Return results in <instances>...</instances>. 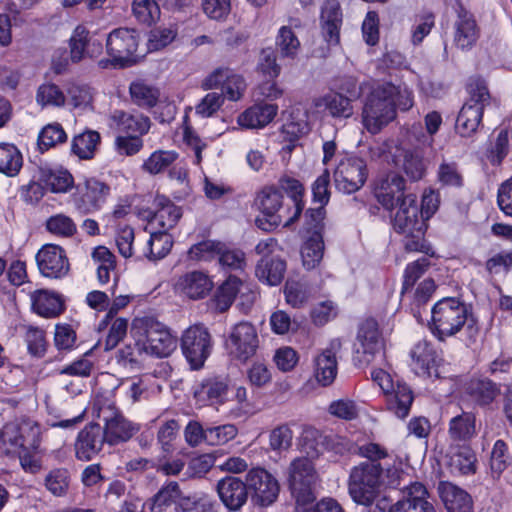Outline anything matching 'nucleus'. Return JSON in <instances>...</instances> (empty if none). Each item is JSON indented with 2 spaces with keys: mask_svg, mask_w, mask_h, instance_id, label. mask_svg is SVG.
Listing matches in <instances>:
<instances>
[{
  "mask_svg": "<svg viewBox=\"0 0 512 512\" xmlns=\"http://www.w3.org/2000/svg\"><path fill=\"white\" fill-rule=\"evenodd\" d=\"M132 10L138 21L151 25L160 16L159 4L155 0H134Z\"/></svg>",
  "mask_w": 512,
  "mask_h": 512,
  "instance_id": "58",
  "label": "nucleus"
},
{
  "mask_svg": "<svg viewBox=\"0 0 512 512\" xmlns=\"http://www.w3.org/2000/svg\"><path fill=\"white\" fill-rule=\"evenodd\" d=\"M384 468L380 463L361 462L351 469L348 492L352 500L363 506H371L383 487Z\"/></svg>",
  "mask_w": 512,
  "mask_h": 512,
  "instance_id": "6",
  "label": "nucleus"
},
{
  "mask_svg": "<svg viewBox=\"0 0 512 512\" xmlns=\"http://www.w3.org/2000/svg\"><path fill=\"white\" fill-rule=\"evenodd\" d=\"M66 139L67 135L60 124H48L39 133L38 146L41 151H45L57 144L65 142Z\"/></svg>",
  "mask_w": 512,
  "mask_h": 512,
  "instance_id": "55",
  "label": "nucleus"
},
{
  "mask_svg": "<svg viewBox=\"0 0 512 512\" xmlns=\"http://www.w3.org/2000/svg\"><path fill=\"white\" fill-rule=\"evenodd\" d=\"M131 335L139 337L149 356L156 358L170 356L177 347V340L170 330L151 316L135 318L131 326Z\"/></svg>",
  "mask_w": 512,
  "mask_h": 512,
  "instance_id": "5",
  "label": "nucleus"
},
{
  "mask_svg": "<svg viewBox=\"0 0 512 512\" xmlns=\"http://www.w3.org/2000/svg\"><path fill=\"white\" fill-rule=\"evenodd\" d=\"M36 263L40 273L48 278H61L69 271V261L62 247L45 244L37 252Z\"/></svg>",
  "mask_w": 512,
  "mask_h": 512,
  "instance_id": "18",
  "label": "nucleus"
},
{
  "mask_svg": "<svg viewBox=\"0 0 512 512\" xmlns=\"http://www.w3.org/2000/svg\"><path fill=\"white\" fill-rule=\"evenodd\" d=\"M278 185L289 197L288 204H290L292 211V218H289V220L296 221L304 208V187L299 180L289 176L281 177L278 181Z\"/></svg>",
  "mask_w": 512,
  "mask_h": 512,
  "instance_id": "39",
  "label": "nucleus"
},
{
  "mask_svg": "<svg viewBox=\"0 0 512 512\" xmlns=\"http://www.w3.org/2000/svg\"><path fill=\"white\" fill-rule=\"evenodd\" d=\"M35 99L42 108L49 106L62 107L66 101V97L59 86L49 82L38 87Z\"/></svg>",
  "mask_w": 512,
  "mask_h": 512,
  "instance_id": "51",
  "label": "nucleus"
},
{
  "mask_svg": "<svg viewBox=\"0 0 512 512\" xmlns=\"http://www.w3.org/2000/svg\"><path fill=\"white\" fill-rule=\"evenodd\" d=\"M216 491L223 505L230 511L240 510L249 496L246 481L234 476L220 479L217 482Z\"/></svg>",
  "mask_w": 512,
  "mask_h": 512,
  "instance_id": "21",
  "label": "nucleus"
},
{
  "mask_svg": "<svg viewBox=\"0 0 512 512\" xmlns=\"http://www.w3.org/2000/svg\"><path fill=\"white\" fill-rule=\"evenodd\" d=\"M429 266L430 261L426 257H421L406 266L403 275L402 295L413 288L416 281L426 272Z\"/></svg>",
  "mask_w": 512,
  "mask_h": 512,
  "instance_id": "61",
  "label": "nucleus"
},
{
  "mask_svg": "<svg viewBox=\"0 0 512 512\" xmlns=\"http://www.w3.org/2000/svg\"><path fill=\"white\" fill-rule=\"evenodd\" d=\"M69 482V472L64 468L53 469L45 477L46 488L55 496L66 494Z\"/></svg>",
  "mask_w": 512,
  "mask_h": 512,
  "instance_id": "60",
  "label": "nucleus"
},
{
  "mask_svg": "<svg viewBox=\"0 0 512 512\" xmlns=\"http://www.w3.org/2000/svg\"><path fill=\"white\" fill-rule=\"evenodd\" d=\"M242 286V281L236 276H229L217 289L213 302L219 312L227 311L234 302Z\"/></svg>",
  "mask_w": 512,
  "mask_h": 512,
  "instance_id": "43",
  "label": "nucleus"
},
{
  "mask_svg": "<svg viewBox=\"0 0 512 512\" xmlns=\"http://www.w3.org/2000/svg\"><path fill=\"white\" fill-rule=\"evenodd\" d=\"M255 206L263 214V218L256 219L262 230L270 231L281 224L287 227L295 222L289 220L292 218L290 204L283 203V195L274 186H266L257 193Z\"/></svg>",
  "mask_w": 512,
  "mask_h": 512,
  "instance_id": "7",
  "label": "nucleus"
},
{
  "mask_svg": "<svg viewBox=\"0 0 512 512\" xmlns=\"http://www.w3.org/2000/svg\"><path fill=\"white\" fill-rule=\"evenodd\" d=\"M256 328L249 322L235 324L225 340V349L231 359L246 362L258 349Z\"/></svg>",
  "mask_w": 512,
  "mask_h": 512,
  "instance_id": "11",
  "label": "nucleus"
},
{
  "mask_svg": "<svg viewBox=\"0 0 512 512\" xmlns=\"http://www.w3.org/2000/svg\"><path fill=\"white\" fill-rule=\"evenodd\" d=\"M384 347L383 337L376 320L366 319L358 328L352 361L356 367L370 364Z\"/></svg>",
  "mask_w": 512,
  "mask_h": 512,
  "instance_id": "10",
  "label": "nucleus"
},
{
  "mask_svg": "<svg viewBox=\"0 0 512 512\" xmlns=\"http://www.w3.org/2000/svg\"><path fill=\"white\" fill-rule=\"evenodd\" d=\"M278 105L266 102L256 103L238 116V124L248 129L263 128L276 117Z\"/></svg>",
  "mask_w": 512,
  "mask_h": 512,
  "instance_id": "29",
  "label": "nucleus"
},
{
  "mask_svg": "<svg viewBox=\"0 0 512 512\" xmlns=\"http://www.w3.org/2000/svg\"><path fill=\"white\" fill-rule=\"evenodd\" d=\"M175 291L192 300L205 298L213 288V282L203 271H190L179 276L174 284Z\"/></svg>",
  "mask_w": 512,
  "mask_h": 512,
  "instance_id": "23",
  "label": "nucleus"
},
{
  "mask_svg": "<svg viewBox=\"0 0 512 512\" xmlns=\"http://www.w3.org/2000/svg\"><path fill=\"white\" fill-rule=\"evenodd\" d=\"M154 212H149V222L163 232L172 229L182 216L181 208L164 195H156L153 201Z\"/></svg>",
  "mask_w": 512,
  "mask_h": 512,
  "instance_id": "25",
  "label": "nucleus"
},
{
  "mask_svg": "<svg viewBox=\"0 0 512 512\" xmlns=\"http://www.w3.org/2000/svg\"><path fill=\"white\" fill-rule=\"evenodd\" d=\"M238 429L234 424H224L206 428V443L209 445H223L234 439Z\"/></svg>",
  "mask_w": 512,
  "mask_h": 512,
  "instance_id": "63",
  "label": "nucleus"
},
{
  "mask_svg": "<svg viewBox=\"0 0 512 512\" xmlns=\"http://www.w3.org/2000/svg\"><path fill=\"white\" fill-rule=\"evenodd\" d=\"M227 392L225 382L217 379H208L201 383L200 387L195 390L194 395L198 401L204 403L221 402Z\"/></svg>",
  "mask_w": 512,
  "mask_h": 512,
  "instance_id": "47",
  "label": "nucleus"
},
{
  "mask_svg": "<svg viewBox=\"0 0 512 512\" xmlns=\"http://www.w3.org/2000/svg\"><path fill=\"white\" fill-rule=\"evenodd\" d=\"M321 434L313 427H306L300 437L301 450L307 455L305 458L312 459L317 458L320 453Z\"/></svg>",
  "mask_w": 512,
  "mask_h": 512,
  "instance_id": "62",
  "label": "nucleus"
},
{
  "mask_svg": "<svg viewBox=\"0 0 512 512\" xmlns=\"http://www.w3.org/2000/svg\"><path fill=\"white\" fill-rule=\"evenodd\" d=\"M467 391L472 401L479 406L491 404L500 394L498 385L489 379L472 380Z\"/></svg>",
  "mask_w": 512,
  "mask_h": 512,
  "instance_id": "41",
  "label": "nucleus"
},
{
  "mask_svg": "<svg viewBox=\"0 0 512 512\" xmlns=\"http://www.w3.org/2000/svg\"><path fill=\"white\" fill-rule=\"evenodd\" d=\"M401 493L402 498L389 506V512H437L422 483H410L402 488Z\"/></svg>",
  "mask_w": 512,
  "mask_h": 512,
  "instance_id": "17",
  "label": "nucleus"
},
{
  "mask_svg": "<svg viewBox=\"0 0 512 512\" xmlns=\"http://www.w3.org/2000/svg\"><path fill=\"white\" fill-rule=\"evenodd\" d=\"M509 459L508 445L501 439L497 440L490 456V468L494 477H499L507 469Z\"/></svg>",
  "mask_w": 512,
  "mask_h": 512,
  "instance_id": "57",
  "label": "nucleus"
},
{
  "mask_svg": "<svg viewBox=\"0 0 512 512\" xmlns=\"http://www.w3.org/2000/svg\"><path fill=\"white\" fill-rule=\"evenodd\" d=\"M248 493L257 505L268 506L278 497L279 484L267 470L256 467L248 471L245 477Z\"/></svg>",
  "mask_w": 512,
  "mask_h": 512,
  "instance_id": "15",
  "label": "nucleus"
},
{
  "mask_svg": "<svg viewBox=\"0 0 512 512\" xmlns=\"http://www.w3.org/2000/svg\"><path fill=\"white\" fill-rule=\"evenodd\" d=\"M134 344L125 345L117 351V363L125 369L139 370L149 356L144 345L140 343L139 337H133Z\"/></svg>",
  "mask_w": 512,
  "mask_h": 512,
  "instance_id": "36",
  "label": "nucleus"
},
{
  "mask_svg": "<svg viewBox=\"0 0 512 512\" xmlns=\"http://www.w3.org/2000/svg\"><path fill=\"white\" fill-rule=\"evenodd\" d=\"M324 255V240L321 232L314 231L301 247L303 266L307 270L317 267Z\"/></svg>",
  "mask_w": 512,
  "mask_h": 512,
  "instance_id": "40",
  "label": "nucleus"
},
{
  "mask_svg": "<svg viewBox=\"0 0 512 512\" xmlns=\"http://www.w3.org/2000/svg\"><path fill=\"white\" fill-rule=\"evenodd\" d=\"M395 208H397V211L393 217L392 225L397 233L405 235V249L410 252H422L433 256L434 252L431 251L430 246L424 240L426 224L417 205V196L413 193H407L402 203Z\"/></svg>",
  "mask_w": 512,
  "mask_h": 512,
  "instance_id": "2",
  "label": "nucleus"
},
{
  "mask_svg": "<svg viewBox=\"0 0 512 512\" xmlns=\"http://www.w3.org/2000/svg\"><path fill=\"white\" fill-rule=\"evenodd\" d=\"M181 496L179 484L171 481L164 485L151 500V511L162 512L166 507L172 505Z\"/></svg>",
  "mask_w": 512,
  "mask_h": 512,
  "instance_id": "52",
  "label": "nucleus"
},
{
  "mask_svg": "<svg viewBox=\"0 0 512 512\" xmlns=\"http://www.w3.org/2000/svg\"><path fill=\"white\" fill-rule=\"evenodd\" d=\"M139 37L135 30L117 28L110 32L106 40V49L113 61L121 66H126L134 61V53L137 51Z\"/></svg>",
  "mask_w": 512,
  "mask_h": 512,
  "instance_id": "14",
  "label": "nucleus"
},
{
  "mask_svg": "<svg viewBox=\"0 0 512 512\" xmlns=\"http://www.w3.org/2000/svg\"><path fill=\"white\" fill-rule=\"evenodd\" d=\"M45 227L49 233L64 238L72 237L77 231L73 219L62 213L50 216Z\"/></svg>",
  "mask_w": 512,
  "mask_h": 512,
  "instance_id": "54",
  "label": "nucleus"
},
{
  "mask_svg": "<svg viewBox=\"0 0 512 512\" xmlns=\"http://www.w3.org/2000/svg\"><path fill=\"white\" fill-rule=\"evenodd\" d=\"M289 487L298 503L306 504L314 500L313 486L316 472L312 461L308 458L294 459L288 469Z\"/></svg>",
  "mask_w": 512,
  "mask_h": 512,
  "instance_id": "12",
  "label": "nucleus"
},
{
  "mask_svg": "<svg viewBox=\"0 0 512 512\" xmlns=\"http://www.w3.org/2000/svg\"><path fill=\"white\" fill-rule=\"evenodd\" d=\"M220 242L214 240H203L194 244L188 250V258L193 261H209L218 256L221 252Z\"/></svg>",
  "mask_w": 512,
  "mask_h": 512,
  "instance_id": "56",
  "label": "nucleus"
},
{
  "mask_svg": "<svg viewBox=\"0 0 512 512\" xmlns=\"http://www.w3.org/2000/svg\"><path fill=\"white\" fill-rule=\"evenodd\" d=\"M109 125L126 135L143 136L148 133L151 122L149 117L141 113H128L114 110L109 115Z\"/></svg>",
  "mask_w": 512,
  "mask_h": 512,
  "instance_id": "26",
  "label": "nucleus"
},
{
  "mask_svg": "<svg viewBox=\"0 0 512 512\" xmlns=\"http://www.w3.org/2000/svg\"><path fill=\"white\" fill-rule=\"evenodd\" d=\"M172 246L173 240L171 235L167 232L158 231L150 235L142 250V254L149 260H160L170 252Z\"/></svg>",
  "mask_w": 512,
  "mask_h": 512,
  "instance_id": "42",
  "label": "nucleus"
},
{
  "mask_svg": "<svg viewBox=\"0 0 512 512\" xmlns=\"http://www.w3.org/2000/svg\"><path fill=\"white\" fill-rule=\"evenodd\" d=\"M414 370L418 375L432 376L437 375V366L441 358L437 354L433 345L426 340L416 343L411 350Z\"/></svg>",
  "mask_w": 512,
  "mask_h": 512,
  "instance_id": "30",
  "label": "nucleus"
},
{
  "mask_svg": "<svg viewBox=\"0 0 512 512\" xmlns=\"http://www.w3.org/2000/svg\"><path fill=\"white\" fill-rule=\"evenodd\" d=\"M129 92L132 101L139 107L150 109L156 106L160 91L158 88L143 81H135L130 84Z\"/></svg>",
  "mask_w": 512,
  "mask_h": 512,
  "instance_id": "44",
  "label": "nucleus"
},
{
  "mask_svg": "<svg viewBox=\"0 0 512 512\" xmlns=\"http://www.w3.org/2000/svg\"><path fill=\"white\" fill-rule=\"evenodd\" d=\"M339 340L331 342V347L325 349L315 358V377L323 386L330 385L337 375V360L335 349L339 348Z\"/></svg>",
  "mask_w": 512,
  "mask_h": 512,
  "instance_id": "33",
  "label": "nucleus"
},
{
  "mask_svg": "<svg viewBox=\"0 0 512 512\" xmlns=\"http://www.w3.org/2000/svg\"><path fill=\"white\" fill-rule=\"evenodd\" d=\"M276 45L282 57L293 58L299 50L300 42L290 27L283 26L279 30Z\"/></svg>",
  "mask_w": 512,
  "mask_h": 512,
  "instance_id": "59",
  "label": "nucleus"
},
{
  "mask_svg": "<svg viewBox=\"0 0 512 512\" xmlns=\"http://www.w3.org/2000/svg\"><path fill=\"white\" fill-rule=\"evenodd\" d=\"M23 164L22 154L18 148L9 143L0 144V172L7 176L19 173Z\"/></svg>",
  "mask_w": 512,
  "mask_h": 512,
  "instance_id": "45",
  "label": "nucleus"
},
{
  "mask_svg": "<svg viewBox=\"0 0 512 512\" xmlns=\"http://www.w3.org/2000/svg\"><path fill=\"white\" fill-rule=\"evenodd\" d=\"M40 428L30 419H24L19 423H10L4 427V441L20 449H37L39 445Z\"/></svg>",
  "mask_w": 512,
  "mask_h": 512,
  "instance_id": "22",
  "label": "nucleus"
},
{
  "mask_svg": "<svg viewBox=\"0 0 512 512\" xmlns=\"http://www.w3.org/2000/svg\"><path fill=\"white\" fill-rule=\"evenodd\" d=\"M110 186L96 179H86L83 185L77 186L74 197L76 208L84 214L98 211L110 195Z\"/></svg>",
  "mask_w": 512,
  "mask_h": 512,
  "instance_id": "16",
  "label": "nucleus"
},
{
  "mask_svg": "<svg viewBox=\"0 0 512 512\" xmlns=\"http://www.w3.org/2000/svg\"><path fill=\"white\" fill-rule=\"evenodd\" d=\"M475 434V417L470 413H463L450 420L449 435L453 440L466 441Z\"/></svg>",
  "mask_w": 512,
  "mask_h": 512,
  "instance_id": "48",
  "label": "nucleus"
},
{
  "mask_svg": "<svg viewBox=\"0 0 512 512\" xmlns=\"http://www.w3.org/2000/svg\"><path fill=\"white\" fill-rule=\"evenodd\" d=\"M32 309L45 318H55L65 309L61 296L48 290H37L31 295Z\"/></svg>",
  "mask_w": 512,
  "mask_h": 512,
  "instance_id": "34",
  "label": "nucleus"
},
{
  "mask_svg": "<svg viewBox=\"0 0 512 512\" xmlns=\"http://www.w3.org/2000/svg\"><path fill=\"white\" fill-rule=\"evenodd\" d=\"M386 406L398 418H405L410 412L413 403V392L405 383L397 382L389 391L384 393Z\"/></svg>",
  "mask_w": 512,
  "mask_h": 512,
  "instance_id": "32",
  "label": "nucleus"
},
{
  "mask_svg": "<svg viewBox=\"0 0 512 512\" xmlns=\"http://www.w3.org/2000/svg\"><path fill=\"white\" fill-rule=\"evenodd\" d=\"M98 417L104 422L102 431L109 445L125 443L140 430V425L127 419L113 403L100 406Z\"/></svg>",
  "mask_w": 512,
  "mask_h": 512,
  "instance_id": "9",
  "label": "nucleus"
},
{
  "mask_svg": "<svg viewBox=\"0 0 512 512\" xmlns=\"http://www.w3.org/2000/svg\"><path fill=\"white\" fill-rule=\"evenodd\" d=\"M374 193L378 202L385 209L391 210L400 205L407 195L405 179L395 172H390L378 180Z\"/></svg>",
  "mask_w": 512,
  "mask_h": 512,
  "instance_id": "20",
  "label": "nucleus"
},
{
  "mask_svg": "<svg viewBox=\"0 0 512 512\" xmlns=\"http://www.w3.org/2000/svg\"><path fill=\"white\" fill-rule=\"evenodd\" d=\"M92 259L97 266V278L100 284L110 280V272L116 267L115 255L105 246H98L92 252Z\"/></svg>",
  "mask_w": 512,
  "mask_h": 512,
  "instance_id": "46",
  "label": "nucleus"
},
{
  "mask_svg": "<svg viewBox=\"0 0 512 512\" xmlns=\"http://www.w3.org/2000/svg\"><path fill=\"white\" fill-rule=\"evenodd\" d=\"M455 26L454 41L456 45L461 49L472 47L479 37V31L473 16L466 11L459 13Z\"/></svg>",
  "mask_w": 512,
  "mask_h": 512,
  "instance_id": "38",
  "label": "nucleus"
},
{
  "mask_svg": "<svg viewBox=\"0 0 512 512\" xmlns=\"http://www.w3.org/2000/svg\"><path fill=\"white\" fill-rule=\"evenodd\" d=\"M393 162L396 167L403 170L411 181H419L425 175L426 164L423 159V151L419 146H397L393 153Z\"/></svg>",
  "mask_w": 512,
  "mask_h": 512,
  "instance_id": "19",
  "label": "nucleus"
},
{
  "mask_svg": "<svg viewBox=\"0 0 512 512\" xmlns=\"http://www.w3.org/2000/svg\"><path fill=\"white\" fill-rule=\"evenodd\" d=\"M396 85L386 82L374 87L362 108V123L371 134H377L396 118Z\"/></svg>",
  "mask_w": 512,
  "mask_h": 512,
  "instance_id": "3",
  "label": "nucleus"
},
{
  "mask_svg": "<svg viewBox=\"0 0 512 512\" xmlns=\"http://www.w3.org/2000/svg\"><path fill=\"white\" fill-rule=\"evenodd\" d=\"M104 442L106 437L99 424L86 425L75 442L76 457L82 461H90L101 451Z\"/></svg>",
  "mask_w": 512,
  "mask_h": 512,
  "instance_id": "24",
  "label": "nucleus"
},
{
  "mask_svg": "<svg viewBox=\"0 0 512 512\" xmlns=\"http://www.w3.org/2000/svg\"><path fill=\"white\" fill-rule=\"evenodd\" d=\"M313 103L317 109L335 119H348L354 113L351 98H345L341 93L334 91L315 98Z\"/></svg>",
  "mask_w": 512,
  "mask_h": 512,
  "instance_id": "31",
  "label": "nucleus"
},
{
  "mask_svg": "<svg viewBox=\"0 0 512 512\" xmlns=\"http://www.w3.org/2000/svg\"><path fill=\"white\" fill-rule=\"evenodd\" d=\"M438 493L447 512H474L471 495L461 487L441 481L438 484Z\"/></svg>",
  "mask_w": 512,
  "mask_h": 512,
  "instance_id": "27",
  "label": "nucleus"
},
{
  "mask_svg": "<svg viewBox=\"0 0 512 512\" xmlns=\"http://www.w3.org/2000/svg\"><path fill=\"white\" fill-rule=\"evenodd\" d=\"M212 348V336L204 325L195 324L183 332L181 350L192 369L198 370L204 366Z\"/></svg>",
  "mask_w": 512,
  "mask_h": 512,
  "instance_id": "8",
  "label": "nucleus"
},
{
  "mask_svg": "<svg viewBox=\"0 0 512 512\" xmlns=\"http://www.w3.org/2000/svg\"><path fill=\"white\" fill-rule=\"evenodd\" d=\"M342 17V10L338 1L327 0L323 4L320 15V24L323 37L330 45H336L339 43Z\"/></svg>",
  "mask_w": 512,
  "mask_h": 512,
  "instance_id": "28",
  "label": "nucleus"
},
{
  "mask_svg": "<svg viewBox=\"0 0 512 512\" xmlns=\"http://www.w3.org/2000/svg\"><path fill=\"white\" fill-rule=\"evenodd\" d=\"M224 104V97L219 92L207 93L195 106V114L201 118L214 116Z\"/></svg>",
  "mask_w": 512,
  "mask_h": 512,
  "instance_id": "64",
  "label": "nucleus"
},
{
  "mask_svg": "<svg viewBox=\"0 0 512 512\" xmlns=\"http://www.w3.org/2000/svg\"><path fill=\"white\" fill-rule=\"evenodd\" d=\"M468 98L456 119V131L462 137L473 136L483 118L484 111L492 104L487 83L480 77H471L466 87Z\"/></svg>",
  "mask_w": 512,
  "mask_h": 512,
  "instance_id": "4",
  "label": "nucleus"
},
{
  "mask_svg": "<svg viewBox=\"0 0 512 512\" xmlns=\"http://www.w3.org/2000/svg\"><path fill=\"white\" fill-rule=\"evenodd\" d=\"M476 462L474 451L466 446L460 447L450 458L451 468L462 475L474 474Z\"/></svg>",
  "mask_w": 512,
  "mask_h": 512,
  "instance_id": "53",
  "label": "nucleus"
},
{
  "mask_svg": "<svg viewBox=\"0 0 512 512\" xmlns=\"http://www.w3.org/2000/svg\"><path fill=\"white\" fill-rule=\"evenodd\" d=\"M286 271V263L279 257H262L258 262L255 274L257 278L270 286L281 283Z\"/></svg>",
  "mask_w": 512,
  "mask_h": 512,
  "instance_id": "35",
  "label": "nucleus"
},
{
  "mask_svg": "<svg viewBox=\"0 0 512 512\" xmlns=\"http://www.w3.org/2000/svg\"><path fill=\"white\" fill-rule=\"evenodd\" d=\"M39 181L54 193H65L74 183L72 175L67 170L49 167L39 169Z\"/></svg>",
  "mask_w": 512,
  "mask_h": 512,
  "instance_id": "37",
  "label": "nucleus"
},
{
  "mask_svg": "<svg viewBox=\"0 0 512 512\" xmlns=\"http://www.w3.org/2000/svg\"><path fill=\"white\" fill-rule=\"evenodd\" d=\"M100 134L96 131H86L73 138L71 150L80 159H91L94 156Z\"/></svg>",
  "mask_w": 512,
  "mask_h": 512,
  "instance_id": "49",
  "label": "nucleus"
},
{
  "mask_svg": "<svg viewBox=\"0 0 512 512\" xmlns=\"http://www.w3.org/2000/svg\"><path fill=\"white\" fill-rule=\"evenodd\" d=\"M367 175V165L362 158H344L334 171L335 187L344 194H352L365 184Z\"/></svg>",
  "mask_w": 512,
  "mask_h": 512,
  "instance_id": "13",
  "label": "nucleus"
},
{
  "mask_svg": "<svg viewBox=\"0 0 512 512\" xmlns=\"http://www.w3.org/2000/svg\"><path fill=\"white\" fill-rule=\"evenodd\" d=\"M178 158V153L171 150H156L142 164V169L156 175L169 168Z\"/></svg>",
  "mask_w": 512,
  "mask_h": 512,
  "instance_id": "50",
  "label": "nucleus"
},
{
  "mask_svg": "<svg viewBox=\"0 0 512 512\" xmlns=\"http://www.w3.org/2000/svg\"><path fill=\"white\" fill-rule=\"evenodd\" d=\"M431 320V332L439 341H445L464 329L468 341L475 342L479 333L477 321L466 304L455 297L436 302L431 309Z\"/></svg>",
  "mask_w": 512,
  "mask_h": 512,
  "instance_id": "1",
  "label": "nucleus"
}]
</instances>
